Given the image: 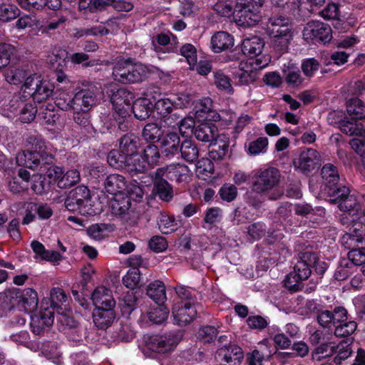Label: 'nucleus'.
Listing matches in <instances>:
<instances>
[{"label":"nucleus","mask_w":365,"mask_h":365,"mask_svg":"<svg viewBox=\"0 0 365 365\" xmlns=\"http://www.w3.org/2000/svg\"><path fill=\"white\" fill-rule=\"evenodd\" d=\"M156 174L177 183L187 182L190 179L191 172L188 166L180 163H172L156 170Z\"/></svg>","instance_id":"14"},{"label":"nucleus","mask_w":365,"mask_h":365,"mask_svg":"<svg viewBox=\"0 0 365 365\" xmlns=\"http://www.w3.org/2000/svg\"><path fill=\"white\" fill-rule=\"evenodd\" d=\"M210 48L215 53H220L228 47V34L217 31L211 38Z\"/></svg>","instance_id":"45"},{"label":"nucleus","mask_w":365,"mask_h":365,"mask_svg":"<svg viewBox=\"0 0 365 365\" xmlns=\"http://www.w3.org/2000/svg\"><path fill=\"white\" fill-rule=\"evenodd\" d=\"M210 146L212 148L209 151V157L215 161L222 160L228 152V142L216 140Z\"/></svg>","instance_id":"47"},{"label":"nucleus","mask_w":365,"mask_h":365,"mask_svg":"<svg viewBox=\"0 0 365 365\" xmlns=\"http://www.w3.org/2000/svg\"><path fill=\"white\" fill-rule=\"evenodd\" d=\"M131 109L135 117L140 120L147 119L152 111V104L149 99L145 98H138L132 103Z\"/></svg>","instance_id":"33"},{"label":"nucleus","mask_w":365,"mask_h":365,"mask_svg":"<svg viewBox=\"0 0 365 365\" xmlns=\"http://www.w3.org/2000/svg\"><path fill=\"white\" fill-rule=\"evenodd\" d=\"M156 222L159 230L165 235L170 234L177 230L178 222L173 216L164 212H160L156 217Z\"/></svg>","instance_id":"38"},{"label":"nucleus","mask_w":365,"mask_h":365,"mask_svg":"<svg viewBox=\"0 0 365 365\" xmlns=\"http://www.w3.org/2000/svg\"><path fill=\"white\" fill-rule=\"evenodd\" d=\"M91 299L96 308H114L115 306L111 290L103 286L94 289Z\"/></svg>","instance_id":"19"},{"label":"nucleus","mask_w":365,"mask_h":365,"mask_svg":"<svg viewBox=\"0 0 365 365\" xmlns=\"http://www.w3.org/2000/svg\"><path fill=\"white\" fill-rule=\"evenodd\" d=\"M268 334L273 339L276 346L282 349H287L291 345V341L280 332V329L277 325H272L268 328Z\"/></svg>","instance_id":"44"},{"label":"nucleus","mask_w":365,"mask_h":365,"mask_svg":"<svg viewBox=\"0 0 365 365\" xmlns=\"http://www.w3.org/2000/svg\"><path fill=\"white\" fill-rule=\"evenodd\" d=\"M356 329V323L354 321H347L346 319L334 327V334L336 336L345 337L353 334Z\"/></svg>","instance_id":"59"},{"label":"nucleus","mask_w":365,"mask_h":365,"mask_svg":"<svg viewBox=\"0 0 365 365\" xmlns=\"http://www.w3.org/2000/svg\"><path fill=\"white\" fill-rule=\"evenodd\" d=\"M300 259L294 265L292 272L301 280H305L310 276L312 264L317 262V255L307 252L302 254Z\"/></svg>","instance_id":"20"},{"label":"nucleus","mask_w":365,"mask_h":365,"mask_svg":"<svg viewBox=\"0 0 365 365\" xmlns=\"http://www.w3.org/2000/svg\"><path fill=\"white\" fill-rule=\"evenodd\" d=\"M140 279V273L138 268L129 269L127 274L123 277V284L130 289L138 287Z\"/></svg>","instance_id":"58"},{"label":"nucleus","mask_w":365,"mask_h":365,"mask_svg":"<svg viewBox=\"0 0 365 365\" xmlns=\"http://www.w3.org/2000/svg\"><path fill=\"white\" fill-rule=\"evenodd\" d=\"M104 189L108 194L115 195L125 191L127 182L123 175L112 174L106 178L104 182Z\"/></svg>","instance_id":"28"},{"label":"nucleus","mask_w":365,"mask_h":365,"mask_svg":"<svg viewBox=\"0 0 365 365\" xmlns=\"http://www.w3.org/2000/svg\"><path fill=\"white\" fill-rule=\"evenodd\" d=\"M322 177L324 181V191L329 195H336L341 192L340 196L348 192V187L346 186L339 187V175L336 167L328 163L322 168Z\"/></svg>","instance_id":"8"},{"label":"nucleus","mask_w":365,"mask_h":365,"mask_svg":"<svg viewBox=\"0 0 365 365\" xmlns=\"http://www.w3.org/2000/svg\"><path fill=\"white\" fill-rule=\"evenodd\" d=\"M173 102L169 98L159 99L155 104V110L158 115V117L160 118H165V122L167 124L174 127L175 125H171V123L168 122L173 116H176V114L169 115L173 110Z\"/></svg>","instance_id":"40"},{"label":"nucleus","mask_w":365,"mask_h":365,"mask_svg":"<svg viewBox=\"0 0 365 365\" xmlns=\"http://www.w3.org/2000/svg\"><path fill=\"white\" fill-rule=\"evenodd\" d=\"M160 156L158 147L153 144L147 145L142 155L143 160L147 163L148 168L155 166L159 162Z\"/></svg>","instance_id":"48"},{"label":"nucleus","mask_w":365,"mask_h":365,"mask_svg":"<svg viewBox=\"0 0 365 365\" xmlns=\"http://www.w3.org/2000/svg\"><path fill=\"white\" fill-rule=\"evenodd\" d=\"M112 230L110 224L101 223L91 225L88 230V235L96 240H101L106 236V232Z\"/></svg>","instance_id":"53"},{"label":"nucleus","mask_w":365,"mask_h":365,"mask_svg":"<svg viewBox=\"0 0 365 365\" xmlns=\"http://www.w3.org/2000/svg\"><path fill=\"white\" fill-rule=\"evenodd\" d=\"M348 115L353 119H365V103L358 98L349 99L346 103Z\"/></svg>","instance_id":"34"},{"label":"nucleus","mask_w":365,"mask_h":365,"mask_svg":"<svg viewBox=\"0 0 365 365\" xmlns=\"http://www.w3.org/2000/svg\"><path fill=\"white\" fill-rule=\"evenodd\" d=\"M351 354L350 343L348 339L341 340L339 343L329 341L317 346L312 354L313 360L321 361L323 359L335 355L334 361L339 365L342 361L348 359Z\"/></svg>","instance_id":"3"},{"label":"nucleus","mask_w":365,"mask_h":365,"mask_svg":"<svg viewBox=\"0 0 365 365\" xmlns=\"http://www.w3.org/2000/svg\"><path fill=\"white\" fill-rule=\"evenodd\" d=\"M4 75L6 81L9 84L19 85L23 82L27 73L19 66H10L5 70Z\"/></svg>","instance_id":"41"},{"label":"nucleus","mask_w":365,"mask_h":365,"mask_svg":"<svg viewBox=\"0 0 365 365\" xmlns=\"http://www.w3.org/2000/svg\"><path fill=\"white\" fill-rule=\"evenodd\" d=\"M363 199L365 202V194L363 195ZM354 217H351L350 222L345 225L349 228L351 240L363 242L365 233V205H364L363 211L355 215Z\"/></svg>","instance_id":"17"},{"label":"nucleus","mask_w":365,"mask_h":365,"mask_svg":"<svg viewBox=\"0 0 365 365\" xmlns=\"http://www.w3.org/2000/svg\"><path fill=\"white\" fill-rule=\"evenodd\" d=\"M180 331H171L168 334H155L145 337V346L148 349L157 353H167L173 351L182 339Z\"/></svg>","instance_id":"5"},{"label":"nucleus","mask_w":365,"mask_h":365,"mask_svg":"<svg viewBox=\"0 0 365 365\" xmlns=\"http://www.w3.org/2000/svg\"><path fill=\"white\" fill-rule=\"evenodd\" d=\"M148 169L147 163L143 160L142 155L135 153L128 156L125 170L132 176L138 173H143Z\"/></svg>","instance_id":"32"},{"label":"nucleus","mask_w":365,"mask_h":365,"mask_svg":"<svg viewBox=\"0 0 365 365\" xmlns=\"http://www.w3.org/2000/svg\"><path fill=\"white\" fill-rule=\"evenodd\" d=\"M16 289H6L0 292V316L3 317L17 306Z\"/></svg>","instance_id":"31"},{"label":"nucleus","mask_w":365,"mask_h":365,"mask_svg":"<svg viewBox=\"0 0 365 365\" xmlns=\"http://www.w3.org/2000/svg\"><path fill=\"white\" fill-rule=\"evenodd\" d=\"M80 180V173L76 170H68L58 182L60 188H67L73 186Z\"/></svg>","instance_id":"54"},{"label":"nucleus","mask_w":365,"mask_h":365,"mask_svg":"<svg viewBox=\"0 0 365 365\" xmlns=\"http://www.w3.org/2000/svg\"><path fill=\"white\" fill-rule=\"evenodd\" d=\"M278 170L269 168L259 170L253 182V191L257 193L267 192L275 187L279 182Z\"/></svg>","instance_id":"11"},{"label":"nucleus","mask_w":365,"mask_h":365,"mask_svg":"<svg viewBox=\"0 0 365 365\" xmlns=\"http://www.w3.org/2000/svg\"><path fill=\"white\" fill-rule=\"evenodd\" d=\"M133 94L125 88H119L111 96V103L115 115L122 118L130 117Z\"/></svg>","instance_id":"13"},{"label":"nucleus","mask_w":365,"mask_h":365,"mask_svg":"<svg viewBox=\"0 0 365 365\" xmlns=\"http://www.w3.org/2000/svg\"><path fill=\"white\" fill-rule=\"evenodd\" d=\"M214 171V165L210 159L202 158L196 163V173L199 178L205 180L210 177Z\"/></svg>","instance_id":"50"},{"label":"nucleus","mask_w":365,"mask_h":365,"mask_svg":"<svg viewBox=\"0 0 365 365\" xmlns=\"http://www.w3.org/2000/svg\"><path fill=\"white\" fill-rule=\"evenodd\" d=\"M16 49L15 46L6 43H0V71L8 66L11 60L16 57Z\"/></svg>","instance_id":"46"},{"label":"nucleus","mask_w":365,"mask_h":365,"mask_svg":"<svg viewBox=\"0 0 365 365\" xmlns=\"http://www.w3.org/2000/svg\"><path fill=\"white\" fill-rule=\"evenodd\" d=\"M37 113V108L34 104L30 103H26V98L24 99V105L19 111L20 118L23 123H30L36 117Z\"/></svg>","instance_id":"56"},{"label":"nucleus","mask_w":365,"mask_h":365,"mask_svg":"<svg viewBox=\"0 0 365 365\" xmlns=\"http://www.w3.org/2000/svg\"><path fill=\"white\" fill-rule=\"evenodd\" d=\"M319 68V61L310 58L304 60L302 63V70L304 74L307 77H312Z\"/></svg>","instance_id":"64"},{"label":"nucleus","mask_w":365,"mask_h":365,"mask_svg":"<svg viewBox=\"0 0 365 365\" xmlns=\"http://www.w3.org/2000/svg\"><path fill=\"white\" fill-rule=\"evenodd\" d=\"M128 156L120 150H113L110 151L107 157L108 163L115 169H125Z\"/></svg>","instance_id":"49"},{"label":"nucleus","mask_w":365,"mask_h":365,"mask_svg":"<svg viewBox=\"0 0 365 365\" xmlns=\"http://www.w3.org/2000/svg\"><path fill=\"white\" fill-rule=\"evenodd\" d=\"M168 314L169 311L166 307L163 304H158L148 313V317L150 322L160 324L167 319Z\"/></svg>","instance_id":"55"},{"label":"nucleus","mask_w":365,"mask_h":365,"mask_svg":"<svg viewBox=\"0 0 365 365\" xmlns=\"http://www.w3.org/2000/svg\"><path fill=\"white\" fill-rule=\"evenodd\" d=\"M216 126L212 123H201L194 129L196 139L202 142H212L215 137Z\"/></svg>","instance_id":"36"},{"label":"nucleus","mask_w":365,"mask_h":365,"mask_svg":"<svg viewBox=\"0 0 365 365\" xmlns=\"http://www.w3.org/2000/svg\"><path fill=\"white\" fill-rule=\"evenodd\" d=\"M264 47V41L258 36L246 37L242 41V51L244 54L250 56L260 55Z\"/></svg>","instance_id":"25"},{"label":"nucleus","mask_w":365,"mask_h":365,"mask_svg":"<svg viewBox=\"0 0 365 365\" xmlns=\"http://www.w3.org/2000/svg\"><path fill=\"white\" fill-rule=\"evenodd\" d=\"M266 32L271 38L272 47L282 52L287 50L294 36L291 19L282 15L272 16L269 18Z\"/></svg>","instance_id":"1"},{"label":"nucleus","mask_w":365,"mask_h":365,"mask_svg":"<svg viewBox=\"0 0 365 365\" xmlns=\"http://www.w3.org/2000/svg\"><path fill=\"white\" fill-rule=\"evenodd\" d=\"M237 12V24L243 26H252L260 21L262 15L260 9L250 8L235 10Z\"/></svg>","instance_id":"26"},{"label":"nucleus","mask_w":365,"mask_h":365,"mask_svg":"<svg viewBox=\"0 0 365 365\" xmlns=\"http://www.w3.org/2000/svg\"><path fill=\"white\" fill-rule=\"evenodd\" d=\"M16 163L19 166H24L30 169L43 168V165H51L53 158L46 152H40L36 150H26L19 153L16 157Z\"/></svg>","instance_id":"6"},{"label":"nucleus","mask_w":365,"mask_h":365,"mask_svg":"<svg viewBox=\"0 0 365 365\" xmlns=\"http://www.w3.org/2000/svg\"><path fill=\"white\" fill-rule=\"evenodd\" d=\"M174 323L179 326H185L195 319L197 315L195 303L190 301H179L173 307Z\"/></svg>","instance_id":"12"},{"label":"nucleus","mask_w":365,"mask_h":365,"mask_svg":"<svg viewBox=\"0 0 365 365\" xmlns=\"http://www.w3.org/2000/svg\"><path fill=\"white\" fill-rule=\"evenodd\" d=\"M147 295L158 304H163L166 299L165 287L161 281L155 280L148 286Z\"/></svg>","instance_id":"39"},{"label":"nucleus","mask_w":365,"mask_h":365,"mask_svg":"<svg viewBox=\"0 0 365 365\" xmlns=\"http://www.w3.org/2000/svg\"><path fill=\"white\" fill-rule=\"evenodd\" d=\"M149 73L148 68L142 63H132L130 60L116 62L112 75L115 81L120 83H135L143 81Z\"/></svg>","instance_id":"2"},{"label":"nucleus","mask_w":365,"mask_h":365,"mask_svg":"<svg viewBox=\"0 0 365 365\" xmlns=\"http://www.w3.org/2000/svg\"><path fill=\"white\" fill-rule=\"evenodd\" d=\"M150 175L153 179L154 188L158 197L163 201H170L173 197V187L166 180L163 179V175L158 176L156 174V170L151 173Z\"/></svg>","instance_id":"23"},{"label":"nucleus","mask_w":365,"mask_h":365,"mask_svg":"<svg viewBox=\"0 0 365 365\" xmlns=\"http://www.w3.org/2000/svg\"><path fill=\"white\" fill-rule=\"evenodd\" d=\"M219 331L214 326L206 325L199 329L197 337L204 342H210L216 337Z\"/></svg>","instance_id":"63"},{"label":"nucleus","mask_w":365,"mask_h":365,"mask_svg":"<svg viewBox=\"0 0 365 365\" xmlns=\"http://www.w3.org/2000/svg\"><path fill=\"white\" fill-rule=\"evenodd\" d=\"M20 11L14 4H0V20L2 21H10L19 15Z\"/></svg>","instance_id":"57"},{"label":"nucleus","mask_w":365,"mask_h":365,"mask_svg":"<svg viewBox=\"0 0 365 365\" xmlns=\"http://www.w3.org/2000/svg\"><path fill=\"white\" fill-rule=\"evenodd\" d=\"M51 307L53 309H58L66 305L68 301V296L60 287H53L50 292Z\"/></svg>","instance_id":"52"},{"label":"nucleus","mask_w":365,"mask_h":365,"mask_svg":"<svg viewBox=\"0 0 365 365\" xmlns=\"http://www.w3.org/2000/svg\"><path fill=\"white\" fill-rule=\"evenodd\" d=\"M74 200H77L81 206V215L93 216L97 213L92 201L90 190L84 185H80L73 189L70 192Z\"/></svg>","instance_id":"16"},{"label":"nucleus","mask_w":365,"mask_h":365,"mask_svg":"<svg viewBox=\"0 0 365 365\" xmlns=\"http://www.w3.org/2000/svg\"><path fill=\"white\" fill-rule=\"evenodd\" d=\"M17 306H21L26 312L35 310L38 305V294L33 289L28 288L24 291L16 289Z\"/></svg>","instance_id":"21"},{"label":"nucleus","mask_w":365,"mask_h":365,"mask_svg":"<svg viewBox=\"0 0 365 365\" xmlns=\"http://www.w3.org/2000/svg\"><path fill=\"white\" fill-rule=\"evenodd\" d=\"M160 147L163 154L170 158L179 153L180 139L176 133H170L163 136L160 140Z\"/></svg>","instance_id":"24"},{"label":"nucleus","mask_w":365,"mask_h":365,"mask_svg":"<svg viewBox=\"0 0 365 365\" xmlns=\"http://www.w3.org/2000/svg\"><path fill=\"white\" fill-rule=\"evenodd\" d=\"M26 95L21 96V94H14L12 96L8 92L4 91V98L0 96V103L4 109L9 111L12 114H18L20 108L24 105V99Z\"/></svg>","instance_id":"30"},{"label":"nucleus","mask_w":365,"mask_h":365,"mask_svg":"<svg viewBox=\"0 0 365 365\" xmlns=\"http://www.w3.org/2000/svg\"><path fill=\"white\" fill-rule=\"evenodd\" d=\"M30 210H34L38 217L41 220H47L53 215V210L47 204L29 202Z\"/></svg>","instance_id":"61"},{"label":"nucleus","mask_w":365,"mask_h":365,"mask_svg":"<svg viewBox=\"0 0 365 365\" xmlns=\"http://www.w3.org/2000/svg\"><path fill=\"white\" fill-rule=\"evenodd\" d=\"M358 120L344 118L339 123L340 130L349 136H359L365 139V126Z\"/></svg>","instance_id":"27"},{"label":"nucleus","mask_w":365,"mask_h":365,"mask_svg":"<svg viewBox=\"0 0 365 365\" xmlns=\"http://www.w3.org/2000/svg\"><path fill=\"white\" fill-rule=\"evenodd\" d=\"M283 73L286 83L291 87H299L304 82V78L297 68L288 66L283 69Z\"/></svg>","instance_id":"42"},{"label":"nucleus","mask_w":365,"mask_h":365,"mask_svg":"<svg viewBox=\"0 0 365 365\" xmlns=\"http://www.w3.org/2000/svg\"><path fill=\"white\" fill-rule=\"evenodd\" d=\"M22 90L26 96L32 97L34 102L41 103L52 95L53 86L34 74L26 78Z\"/></svg>","instance_id":"4"},{"label":"nucleus","mask_w":365,"mask_h":365,"mask_svg":"<svg viewBox=\"0 0 365 365\" xmlns=\"http://www.w3.org/2000/svg\"><path fill=\"white\" fill-rule=\"evenodd\" d=\"M98 88L93 83L78 91L73 97V110H90L96 104Z\"/></svg>","instance_id":"10"},{"label":"nucleus","mask_w":365,"mask_h":365,"mask_svg":"<svg viewBox=\"0 0 365 365\" xmlns=\"http://www.w3.org/2000/svg\"><path fill=\"white\" fill-rule=\"evenodd\" d=\"M269 140L267 137H259L251 141L247 147V153L249 155L256 156L264 154L267 151Z\"/></svg>","instance_id":"43"},{"label":"nucleus","mask_w":365,"mask_h":365,"mask_svg":"<svg viewBox=\"0 0 365 365\" xmlns=\"http://www.w3.org/2000/svg\"><path fill=\"white\" fill-rule=\"evenodd\" d=\"M139 138L133 133L124 135L120 139V151L125 155H133L136 153L140 146Z\"/></svg>","instance_id":"35"},{"label":"nucleus","mask_w":365,"mask_h":365,"mask_svg":"<svg viewBox=\"0 0 365 365\" xmlns=\"http://www.w3.org/2000/svg\"><path fill=\"white\" fill-rule=\"evenodd\" d=\"M319 153L313 148L303 150L294 160V168L302 173H309L321 164Z\"/></svg>","instance_id":"15"},{"label":"nucleus","mask_w":365,"mask_h":365,"mask_svg":"<svg viewBox=\"0 0 365 365\" xmlns=\"http://www.w3.org/2000/svg\"><path fill=\"white\" fill-rule=\"evenodd\" d=\"M247 324L252 329L262 330L269 324V319L260 315H250L247 319Z\"/></svg>","instance_id":"62"},{"label":"nucleus","mask_w":365,"mask_h":365,"mask_svg":"<svg viewBox=\"0 0 365 365\" xmlns=\"http://www.w3.org/2000/svg\"><path fill=\"white\" fill-rule=\"evenodd\" d=\"M93 321L96 327L106 329L113 322L115 315L113 308H95L93 312Z\"/></svg>","instance_id":"22"},{"label":"nucleus","mask_w":365,"mask_h":365,"mask_svg":"<svg viewBox=\"0 0 365 365\" xmlns=\"http://www.w3.org/2000/svg\"><path fill=\"white\" fill-rule=\"evenodd\" d=\"M163 135L162 128L156 123H148L142 132L144 139L150 141H159Z\"/></svg>","instance_id":"51"},{"label":"nucleus","mask_w":365,"mask_h":365,"mask_svg":"<svg viewBox=\"0 0 365 365\" xmlns=\"http://www.w3.org/2000/svg\"><path fill=\"white\" fill-rule=\"evenodd\" d=\"M303 37L306 41H318L326 43L332 38L331 29L327 24L318 21H310L303 29Z\"/></svg>","instance_id":"9"},{"label":"nucleus","mask_w":365,"mask_h":365,"mask_svg":"<svg viewBox=\"0 0 365 365\" xmlns=\"http://www.w3.org/2000/svg\"><path fill=\"white\" fill-rule=\"evenodd\" d=\"M223 218L222 210L217 207L207 208L203 214L202 227L206 230H210L217 226Z\"/></svg>","instance_id":"29"},{"label":"nucleus","mask_w":365,"mask_h":365,"mask_svg":"<svg viewBox=\"0 0 365 365\" xmlns=\"http://www.w3.org/2000/svg\"><path fill=\"white\" fill-rule=\"evenodd\" d=\"M180 54L185 57L190 66L193 68L197 63V51L191 43H185L180 48Z\"/></svg>","instance_id":"60"},{"label":"nucleus","mask_w":365,"mask_h":365,"mask_svg":"<svg viewBox=\"0 0 365 365\" xmlns=\"http://www.w3.org/2000/svg\"><path fill=\"white\" fill-rule=\"evenodd\" d=\"M179 153H180L182 158L190 163L195 162L199 156V149L197 145L188 139L181 142Z\"/></svg>","instance_id":"37"},{"label":"nucleus","mask_w":365,"mask_h":365,"mask_svg":"<svg viewBox=\"0 0 365 365\" xmlns=\"http://www.w3.org/2000/svg\"><path fill=\"white\" fill-rule=\"evenodd\" d=\"M341 192L336 194V195H329L331 200L339 203V208L343 212L340 217V221L342 224H347L350 222V218L354 217L361 212L360 205L357 202V200L354 195L349 194V189L348 188V192L340 196Z\"/></svg>","instance_id":"7"},{"label":"nucleus","mask_w":365,"mask_h":365,"mask_svg":"<svg viewBox=\"0 0 365 365\" xmlns=\"http://www.w3.org/2000/svg\"><path fill=\"white\" fill-rule=\"evenodd\" d=\"M53 312L45 308V312L31 317L30 326L32 332L36 335L42 334L47 328L53 324Z\"/></svg>","instance_id":"18"}]
</instances>
